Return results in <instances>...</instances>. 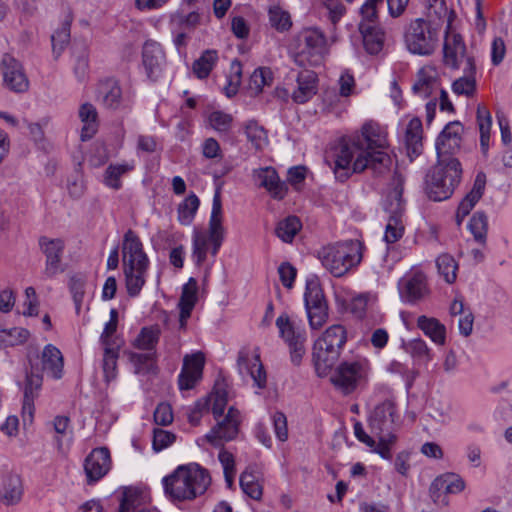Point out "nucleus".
Instances as JSON below:
<instances>
[{
  "instance_id": "obj_62",
  "label": "nucleus",
  "mask_w": 512,
  "mask_h": 512,
  "mask_svg": "<svg viewBox=\"0 0 512 512\" xmlns=\"http://www.w3.org/2000/svg\"><path fill=\"white\" fill-rule=\"evenodd\" d=\"M384 5V0H366L361 6V22L378 24V9Z\"/></svg>"
},
{
  "instance_id": "obj_19",
  "label": "nucleus",
  "mask_w": 512,
  "mask_h": 512,
  "mask_svg": "<svg viewBox=\"0 0 512 512\" xmlns=\"http://www.w3.org/2000/svg\"><path fill=\"white\" fill-rule=\"evenodd\" d=\"M96 101L108 111H117L124 107L125 99L119 82L114 78L99 81L96 88Z\"/></svg>"
},
{
  "instance_id": "obj_2",
  "label": "nucleus",
  "mask_w": 512,
  "mask_h": 512,
  "mask_svg": "<svg viewBox=\"0 0 512 512\" xmlns=\"http://www.w3.org/2000/svg\"><path fill=\"white\" fill-rule=\"evenodd\" d=\"M333 172L335 178L345 182L353 173L371 169L376 174H382L390 164V156L383 151L370 153L363 150L360 136L343 137L333 150Z\"/></svg>"
},
{
  "instance_id": "obj_4",
  "label": "nucleus",
  "mask_w": 512,
  "mask_h": 512,
  "mask_svg": "<svg viewBox=\"0 0 512 512\" xmlns=\"http://www.w3.org/2000/svg\"><path fill=\"white\" fill-rule=\"evenodd\" d=\"M363 244L359 240H346L323 247L319 251L322 265L335 277L345 275L350 269L360 264Z\"/></svg>"
},
{
  "instance_id": "obj_1",
  "label": "nucleus",
  "mask_w": 512,
  "mask_h": 512,
  "mask_svg": "<svg viewBox=\"0 0 512 512\" xmlns=\"http://www.w3.org/2000/svg\"><path fill=\"white\" fill-rule=\"evenodd\" d=\"M400 425L401 416L395 401L386 399L378 403L368 416L369 429L378 438V443L365 432L361 422L357 421L353 428L358 441L371 448L383 459L391 460V448L397 441L396 432Z\"/></svg>"
},
{
  "instance_id": "obj_24",
  "label": "nucleus",
  "mask_w": 512,
  "mask_h": 512,
  "mask_svg": "<svg viewBox=\"0 0 512 512\" xmlns=\"http://www.w3.org/2000/svg\"><path fill=\"white\" fill-rule=\"evenodd\" d=\"M223 212L220 191L217 190L212 201V210L209 219V228L206 233L212 238L211 255L216 256L224 239V228L222 225Z\"/></svg>"
},
{
  "instance_id": "obj_30",
  "label": "nucleus",
  "mask_w": 512,
  "mask_h": 512,
  "mask_svg": "<svg viewBox=\"0 0 512 512\" xmlns=\"http://www.w3.org/2000/svg\"><path fill=\"white\" fill-rule=\"evenodd\" d=\"M359 29L363 36V44L366 51L369 54H378L384 44V34L378 25L360 22Z\"/></svg>"
},
{
  "instance_id": "obj_6",
  "label": "nucleus",
  "mask_w": 512,
  "mask_h": 512,
  "mask_svg": "<svg viewBox=\"0 0 512 512\" xmlns=\"http://www.w3.org/2000/svg\"><path fill=\"white\" fill-rule=\"evenodd\" d=\"M404 177L395 171L392 179V189L388 192L384 208L389 213L388 222L385 228L384 241L387 244H393L402 238L404 234V224L402 216L405 210V201L403 200Z\"/></svg>"
},
{
  "instance_id": "obj_31",
  "label": "nucleus",
  "mask_w": 512,
  "mask_h": 512,
  "mask_svg": "<svg viewBox=\"0 0 512 512\" xmlns=\"http://www.w3.org/2000/svg\"><path fill=\"white\" fill-rule=\"evenodd\" d=\"M464 75L452 84V90L457 95L470 97L476 91V66L474 59H467V67H463Z\"/></svg>"
},
{
  "instance_id": "obj_18",
  "label": "nucleus",
  "mask_w": 512,
  "mask_h": 512,
  "mask_svg": "<svg viewBox=\"0 0 512 512\" xmlns=\"http://www.w3.org/2000/svg\"><path fill=\"white\" fill-rule=\"evenodd\" d=\"M122 256L123 267H149L142 241L132 229H128L123 236Z\"/></svg>"
},
{
  "instance_id": "obj_32",
  "label": "nucleus",
  "mask_w": 512,
  "mask_h": 512,
  "mask_svg": "<svg viewBox=\"0 0 512 512\" xmlns=\"http://www.w3.org/2000/svg\"><path fill=\"white\" fill-rule=\"evenodd\" d=\"M23 495L22 480L17 474H8L3 479V487L0 491V500L3 504L15 505Z\"/></svg>"
},
{
  "instance_id": "obj_35",
  "label": "nucleus",
  "mask_w": 512,
  "mask_h": 512,
  "mask_svg": "<svg viewBox=\"0 0 512 512\" xmlns=\"http://www.w3.org/2000/svg\"><path fill=\"white\" fill-rule=\"evenodd\" d=\"M78 114L83 123L81 140L87 141L91 139L98 130V113L95 106L87 102L80 106Z\"/></svg>"
},
{
  "instance_id": "obj_42",
  "label": "nucleus",
  "mask_w": 512,
  "mask_h": 512,
  "mask_svg": "<svg viewBox=\"0 0 512 512\" xmlns=\"http://www.w3.org/2000/svg\"><path fill=\"white\" fill-rule=\"evenodd\" d=\"M218 61L216 50H205L202 55L194 61L193 72L199 79H205L209 76Z\"/></svg>"
},
{
  "instance_id": "obj_55",
  "label": "nucleus",
  "mask_w": 512,
  "mask_h": 512,
  "mask_svg": "<svg viewBox=\"0 0 512 512\" xmlns=\"http://www.w3.org/2000/svg\"><path fill=\"white\" fill-rule=\"evenodd\" d=\"M272 73L268 68H257L250 76L249 89L254 94H259L263 87L272 82Z\"/></svg>"
},
{
  "instance_id": "obj_39",
  "label": "nucleus",
  "mask_w": 512,
  "mask_h": 512,
  "mask_svg": "<svg viewBox=\"0 0 512 512\" xmlns=\"http://www.w3.org/2000/svg\"><path fill=\"white\" fill-rule=\"evenodd\" d=\"M134 167L133 162L110 164L104 173V184L111 189L119 190L122 187L121 177L132 171Z\"/></svg>"
},
{
  "instance_id": "obj_41",
  "label": "nucleus",
  "mask_w": 512,
  "mask_h": 512,
  "mask_svg": "<svg viewBox=\"0 0 512 512\" xmlns=\"http://www.w3.org/2000/svg\"><path fill=\"white\" fill-rule=\"evenodd\" d=\"M240 487L242 491L254 500H260L263 494L262 485L259 483L251 466L247 467L240 475Z\"/></svg>"
},
{
  "instance_id": "obj_38",
  "label": "nucleus",
  "mask_w": 512,
  "mask_h": 512,
  "mask_svg": "<svg viewBox=\"0 0 512 512\" xmlns=\"http://www.w3.org/2000/svg\"><path fill=\"white\" fill-rule=\"evenodd\" d=\"M192 258L197 266L204 263L207 258L208 252L212 250V238L206 233V231L195 230L192 237Z\"/></svg>"
},
{
  "instance_id": "obj_47",
  "label": "nucleus",
  "mask_w": 512,
  "mask_h": 512,
  "mask_svg": "<svg viewBox=\"0 0 512 512\" xmlns=\"http://www.w3.org/2000/svg\"><path fill=\"white\" fill-rule=\"evenodd\" d=\"M30 332L21 327L0 330V348L13 347L25 343Z\"/></svg>"
},
{
  "instance_id": "obj_40",
  "label": "nucleus",
  "mask_w": 512,
  "mask_h": 512,
  "mask_svg": "<svg viewBox=\"0 0 512 512\" xmlns=\"http://www.w3.org/2000/svg\"><path fill=\"white\" fill-rule=\"evenodd\" d=\"M30 370H26V379L24 383V396L37 398L42 387L43 377L38 363H33L29 356Z\"/></svg>"
},
{
  "instance_id": "obj_57",
  "label": "nucleus",
  "mask_w": 512,
  "mask_h": 512,
  "mask_svg": "<svg viewBox=\"0 0 512 512\" xmlns=\"http://www.w3.org/2000/svg\"><path fill=\"white\" fill-rule=\"evenodd\" d=\"M52 50L55 57H58L70 41V23L65 22L60 29H58L51 36Z\"/></svg>"
},
{
  "instance_id": "obj_33",
  "label": "nucleus",
  "mask_w": 512,
  "mask_h": 512,
  "mask_svg": "<svg viewBox=\"0 0 512 512\" xmlns=\"http://www.w3.org/2000/svg\"><path fill=\"white\" fill-rule=\"evenodd\" d=\"M118 512H159L154 509H150L146 502L145 497L137 489L127 488L124 490L122 499L119 505Z\"/></svg>"
},
{
  "instance_id": "obj_13",
  "label": "nucleus",
  "mask_w": 512,
  "mask_h": 512,
  "mask_svg": "<svg viewBox=\"0 0 512 512\" xmlns=\"http://www.w3.org/2000/svg\"><path fill=\"white\" fill-rule=\"evenodd\" d=\"M240 423L241 416L239 410L231 406L226 416L212 427L205 438L213 446H221L224 441L228 442L237 437Z\"/></svg>"
},
{
  "instance_id": "obj_3",
  "label": "nucleus",
  "mask_w": 512,
  "mask_h": 512,
  "mask_svg": "<svg viewBox=\"0 0 512 512\" xmlns=\"http://www.w3.org/2000/svg\"><path fill=\"white\" fill-rule=\"evenodd\" d=\"M162 483L171 501H191L205 493L210 484V476L198 464L181 465L164 477Z\"/></svg>"
},
{
  "instance_id": "obj_7",
  "label": "nucleus",
  "mask_w": 512,
  "mask_h": 512,
  "mask_svg": "<svg viewBox=\"0 0 512 512\" xmlns=\"http://www.w3.org/2000/svg\"><path fill=\"white\" fill-rule=\"evenodd\" d=\"M404 42L411 53L430 55L438 46L439 30L427 20L415 19L405 30Z\"/></svg>"
},
{
  "instance_id": "obj_14",
  "label": "nucleus",
  "mask_w": 512,
  "mask_h": 512,
  "mask_svg": "<svg viewBox=\"0 0 512 512\" xmlns=\"http://www.w3.org/2000/svg\"><path fill=\"white\" fill-rule=\"evenodd\" d=\"M3 83L6 88L15 93H25L29 89V80L22 64L10 54H4L1 59Z\"/></svg>"
},
{
  "instance_id": "obj_54",
  "label": "nucleus",
  "mask_w": 512,
  "mask_h": 512,
  "mask_svg": "<svg viewBox=\"0 0 512 512\" xmlns=\"http://www.w3.org/2000/svg\"><path fill=\"white\" fill-rule=\"evenodd\" d=\"M320 338L329 344L336 345L343 349L345 343L347 342V331L345 327L340 324L331 325L323 332Z\"/></svg>"
},
{
  "instance_id": "obj_25",
  "label": "nucleus",
  "mask_w": 512,
  "mask_h": 512,
  "mask_svg": "<svg viewBox=\"0 0 512 512\" xmlns=\"http://www.w3.org/2000/svg\"><path fill=\"white\" fill-rule=\"evenodd\" d=\"M465 489V481L455 473H445L434 479L429 488V493L434 502H437L441 493L458 494Z\"/></svg>"
},
{
  "instance_id": "obj_12",
  "label": "nucleus",
  "mask_w": 512,
  "mask_h": 512,
  "mask_svg": "<svg viewBox=\"0 0 512 512\" xmlns=\"http://www.w3.org/2000/svg\"><path fill=\"white\" fill-rule=\"evenodd\" d=\"M463 132L464 127L459 121H451L444 127L435 143L439 161L446 163L449 160H458L453 155L461 148Z\"/></svg>"
},
{
  "instance_id": "obj_17",
  "label": "nucleus",
  "mask_w": 512,
  "mask_h": 512,
  "mask_svg": "<svg viewBox=\"0 0 512 512\" xmlns=\"http://www.w3.org/2000/svg\"><path fill=\"white\" fill-rule=\"evenodd\" d=\"M467 59H474L466 52V45L461 35L447 31L443 44V62L451 69H459L462 64L467 67Z\"/></svg>"
},
{
  "instance_id": "obj_34",
  "label": "nucleus",
  "mask_w": 512,
  "mask_h": 512,
  "mask_svg": "<svg viewBox=\"0 0 512 512\" xmlns=\"http://www.w3.org/2000/svg\"><path fill=\"white\" fill-rule=\"evenodd\" d=\"M41 359V372L43 370H47L55 379H60L62 377L63 357L61 351L57 347L52 344L46 345L42 352Z\"/></svg>"
},
{
  "instance_id": "obj_26",
  "label": "nucleus",
  "mask_w": 512,
  "mask_h": 512,
  "mask_svg": "<svg viewBox=\"0 0 512 512\" xmlns=\"http://www.w3.org/2000/svg\"><path fill=\"white\" fill-rule=\"evenodd\" d=\"M164 58V52L158 43L154 41L145 42L142 51V62L150 79L156 80L160 76Z\"/></svg>"
},
{
  "instance_id": "obj_21",
  "label": "nucleus",
  "mask_w": 512,
  "mask_h": 512,
  "mask_svg": "<svg viewBox=\"0 0 512 512\" xmlns=\"http://www.w3.org/2000/svg\"><path fill=\"white\" fill-rule=\"evenodd\" d=\"M237 366L239 373L249 375L258 388L266 386V372L260 360V355L250 352L248 349H241L238 353Z\"/></svg>"
},
{
  "instance_id": "obj_28",
  "label": "nucleus",
  "mask_w": 512,
  "mask_h": 512,
  "mask_svg": "<svg viewBox=\"0 0 512 512\" xmlns=\"http://www.w3.org/2000/svg\"><path fill=\"white\" fill-rule=\"evenodd\" d=\"M440 89L437 72L432 67H423L417 73V78L412 86L414 95L425 99L436 95Z\"/></svg>"
},
{
  "instance_id": "obj_8",
  "label": "nucleus",
  "mask_w": 512,
  "mask_h": 512,
  "mask_svg": "<svg viewBox=\"0 0 512 512\" xmlns=\"http://www.w3.org/2000/svg\"><path fill=\"white\" fill-rule=\"evenodd\" d=\"M276 326L280 336L289 347L291 362L299 366L306 353L305 343L307 340L306 329L299 319L281 314L276 319Z\"/></svg>"
},
{
  "instance_id": "obj_5",
  "label": "nucleus",
  "mask_w": 512,
  "mask_h": 512,
  "mask_svg": "<svg viewBox=\"0 0 512 512\" xmlns=\"http://www.w3.org/2000/svg\"><path fill=\"white\" fill-rule=\"evenodd\" d=\"M462 167L459 160L437 161L426 175V193L434 201L448 199L460 183Z\"/></svg>"
},
{
  "instance_id": "obj_56",
  "label": "nucleus",
  "mask_w": 512,
  "mask_h": 512,
  "mask_svg": "<svg viewBox=\"0 0 512 512\" xmlns=\"http://www.w3.org/2000/svg\"><path fill=\"white\" fill-rule=\"evenodd\" d=\"M319 8L336 24L345 13V7L339 0H317Z\"/></svg>"
},
{
  "instance_id": "obj_48",
  "label": "nucleus",
  "mask_w": 512,
  "mask_h": 512,
  "mask_svg": "<svg viewBox=\"0 0 512 512\" xmlns=\"http://www.w3.org/2000/svg\"><path fill=\"white\" fill-rule=\"evenodd\" d=\"M199 198L191 193L178 206V220L182 225H190L199 208Z\"/></svg>"
},
{
  "instance_id": "obj_9",
  "label": "nucleus",
  "mask_w": 512,
  "mask_h": 512,
  "mask_svg": "<svg viewBox=\"0 0 512 512\" xmlns=\"http://www.w3.org/2000/svg\"><path fill=\"white\" fill-rule=\"evenodd\" d=\"M298 49L294 57L298 66H319L327 51L324 33L318 28L304 30L299 36Z\"/></svg>"
},
{
  "instance_id": "obj_49",
  "label": "nucleus",
  "mask_w": 512,
  "mask_h": 512,
  "mask_svg": "<svg viewBox=\"0 0 512 512\" xmlns=\"http://www.w3.org/2000/svg\"><path fill=\"white\" fill-rule=\"evenodd\" d=\"M130 361L133 363L137 374H149L156 371L155 352L132 353Z\"/></svg>"
},
{
  "instance_id": "obj_27",
  "label": "nucleus",
  "mask_w": 512,
  "mask_h": 512,
  "mask_svg": "<svg viewBox=\"0 0 512 512\" xmlns=\"http://www.w3.org/2000/svg\"><path fill=\"white\" fill-rule=\"evenodd\" d=\"M258 185L265 188L272 198L282 200L287 193V185L282 182L274 168L265 167L255 171Z\"/></svg>"
},
{
  "instance_id": "obj_64",
  "label": "nucleus",
  "mask_w": 512,
  "mask_h": 512,
  "mask_svg": "<svg viewBox=\"0 0 512 512\" xmlns=\"http://www.w3.org/2000/svg\"><path fill=\"white\" fill-rule=\"evenodd\" d=\"M197 290V281L194 278H190L182 288L178 306L195 307L197 302Z\"/></svg>"
},
{
  "instance_id": "obj_23",
  "label": "nucleus",
  "mask_w": 512,
  "mask_h": 512,
  "mask_svg": "<svg viewBox=\"0 0 512 512\" xmlns=\"http://www.w3.org/2000/svg\"><path fill=\"white\" fill-rule=\"evenodd\" d=\"M353 136H360L363 150L372 154L380 151L385 152L384 150L388 146L387 133L374 121L365 122L361 127L360 134H354Z\"/></svg>"
},
{
  "instance_id": "obj_50",
  "label": "nucleus",
  "mask_w": 512,
  "mask_h": 512,
  "mask_svg": "<svg viewBox=\"0 0 512 512\" xmlns=\"http://www.w3.org/2000/svg\"><path fill=\"white\" fill-rule=\"evenodd\" d=\"M438 272L443 276L444 280L452 284L457 277L458 265L455 259L449 254H442L436 259Z\"/></svg>"
},
{
  "instance_id": "obj_61",
  "label": "nucleus",
  "mask_w": 512,
  "mask_h": 512,
  "mask_svg": "<svg viewBox=\"0 0 512 512\" xmlns=\"http://www.w3.org/2000/svg\"><path fill=\"white\" fill-rule=\"evenodd\" d=\"M210 126L219 133H227L232 126L233 118L222 111H213L209 115Z\"/></svg>"
},
{
  "instance_id": "obj_63",
  "label": "nucleus",
  "mask_w": 512,
  "mask_h": 512,
  "mask_svg": "<svg viewBox=\"0 0 512 512\" xmlns=\"http://www.w3.org/2000/svg\"><path fill=\"white\" fill-rule=\"evenodd\" d=\"M269 20L271 26L278 31L288 30L292 25L289 13L279 7L269 9Z\"/></svg>"
},
{
  "instance_id": "obj_46",
  "label": "nucleus",
  "mask_w": 512,
  "mask_h": 512,
  "mask_svg": "<svg viewBox=\"0 0 512 512\" xmlns=\"http://www.w3.org/2000/svg\"><path fill=\"white\" fill-rule=\"evenodd\" d=\"M405 351L417 362L427 364L432 360L431 350L421 338H415L404 344Z\"/></svg>"
},
{
  "instance_id": "obj_20",
  "label": "nucleus",
  "mask_w": 512,
  "mask_h": 512,
  "mask_svg": "<svg viewBox=\"0 0 512 512\" xmlns=\"http://www.w3.org/2000/svg\"><path fill=\"white\" fill-rule=\"evenodd\" d=\"M111 468L110 452L105 447L95 448L85 458L84 471L87 483L93 484L103 478Z\"/></svg>"
},
{
  "instance_id": "obj_29",
  "label": "nucleus",
  "mask_w": 512,
  "mask_h": 512,
  "mask_svg": "<svg viewBox=\"0 0 512 512\" xmlns=\"http://www.w3.org/2000/svg\"><path fill=\"white\" fill-rule=\"evenodd\" d=\"M423 126L422 121L418 117L409 120L404 131V143L407 155L411 160L418 157L423 149Z\"/></svg>"
},
{
  "instance_id": "obj_58",
  "label": "nucleus",
  "mask_w": 512,
  "mask_h": 512,
  "mask_svg": "<svg viewBox=\"0 0 512 512\" xmlns=\"http://www.w3.org/2000/svg\"><path fill=\"white\" fill-rule=\"evenodd\" d=\"M170 22L172 25L178 27L193 29L199 24L200 15L196 11L184 14V12L179 9L171 14Z\"/></svg>"
},
{
  "instance_id": "obj_10",
  "label": "nucleus",
  "mask_w": 512,
  "mask_h": 512,
  "mask_svg": "<svg viewBox=\"0 0 512 512\" xmlns=\"http://www.w3.org/2000/svg\"><path fill=\"white\" fill-rule=\"evenodd\" d=\"M370 365L366 359L342 362L331 377V381L345 394L353 392L367 380Z\"/></svg>"
},
{
  "instance_id": "obj_11",
  "label": "nucleus",
  "mask_w": 512,
  "mask_h": 512,
  "mask_svg": "<svg viewBox=\"0 0 512 512\" xmlns=\"http://www.w3.org/2000/svg\"><path fill=\"white\" fill-rule=\"evenodd\" d=\"M292 88V102L305 104L309 102L318 91L317 74L309 69H291L286 75Z\"/></svg>"
},
{
  "instance_id": "obj_36",
  "label": "nucleus",
  "mask_w": 512,
  "mask_h": 512,
  "mask_svg": "<svg viewBox=\"0 0 512 512\" xmlns=\"http://www.w3.org/2000/svg\"><path fill=\"white\" fill-rule=\"evenodd\" d=\"M417 326L435 344L444 345L446 340V328L439 320L427 316H419Z\"/></svg>"
},
{
  "instance_id": "obj_43",
  "label": "nucleus",
  "mask_w": 512,
  "mask_h": 512,
  "mask_svg": "<svg viewBox=\"0 0 512 512\" xmlns=\"http://www.w3.org/2000/svg\"><path fill=\"white\" fill-rule=\"evenodd\" d=\"M160 329L157 326L143 327L134 340V347L148 352H155L154 349L159 341Z\"/></svg>"
},
{
  "instance_id": "obj_51",
  "label": "nucleus",
  "mask_w": 512,
  "mask_h": 512,
  "mask_svg": "<svg viewBox=\"0 0 512 512\" xmlns=\"http://www.w3.org/2000/svg\"><path fill=\"white\" fill-rule=\"evenodd\" d=\"M118 359V349L113 346H104L103 372L107 382L115 379Z\"/></svg>"
},
{
  "instance_id": "obj_60",
  "label": "nucleus",
  "mask_w": 512,
  "mask_h": 512,
  "mask_svg": "<svg viewBox=\"0 0 512 512\" xmlns=\"http://www.w3.org/2000/svg\"><path fill=\"white\" fill-rule=\"evenodd\" d=\"M202 400H208V408L212 404V414L216 420L223 416L228 402L226 391L218 390Z\"/></svg>"
},
{
  "instance_id": "obj_44",
  "label": "nucleus",
  "mask_w": 512,
  "mask_h": 512,
  "mask_svg": "<svg viewBox=\"0 0 512 512\" xmlns=\"http://www.w3.org/2000/svg\"><path fill=\"white\" fill-rule=\"evenodd\" d=\"M301 227V221L297 216H288L278 222L275 233L283 242L290 243Z\"/></svg>"
},
{
  "instance_id": "obj_16",
  "label": "nucleus",
  "mask_w": 512,
  "mask_h": 512,
  "mask_svg": "<svg viewBox=\"0 0 512 512\" xmlns=\"http://www.w3.org/2000/svg\"><path fill=\"white\" fill-rule=\"evenodd\" d=\"M343 349L318 338L313 345L312 360L318 376L325 377L338 361Z\"/></svg>"
},
{
  "instance_id": "obj_15",
  "label": "nucleus",
  "mask_w": 512,
  "mask_h": 512,
  "mask_svg": "<svg viewBox=\"0 0 512 512\" xmlns=\"http://www.w3.org/2000/svg\"><path fill=\"white\" fill-rule=\"evenodd\" d=\"M39 246L45 255V269L43 274L46 278H53L64 271L62 267V256L65 249V243L62 239H50L46 236L39 238Z\"/></svg>"
},
{
  "instance_id": "obj_59",
  "label": "nucleus",
  "mask_w": 512,
  "mask_h": 512,
  "mask_svg": "<svg viewBox=\"0 0 512 512\" xmlns=\"http://www.w3.org/2000/svg\"><path fill=\"white\" fill-rule=\"evenodd\" d=\"M85 279L81 276H72L69 280V289L75 304L76 313L79 314L85 295Z\"/></svg>"
},
{
  "instance_id": "obj_45",
  "label": "nucleus",
  "mask_w": 512,
  "mask_h": 512,
  "mask_svg": "<svg viewBox=\"0 0 512 512\" xmlns=\"http://www.w3.org/2000/svg\"><path fill=\"white\" fill-rule=\"evenodd\" d=\"M326 299L321 288L319 279L315 275H311L306 279V287L304 293L305 307L326 303Z\"/></svg>"
},
{
  "instance_id": "obj_22",
  "label": "nucleus",
  "mask_w": 512,
  "mask_h": 512,
  "mask_svg": "<svg viewBox=\"0 0 512 512\" xmlns=\"http://www.w3.org/2000/svg\"><path fill=\"white\" fill-rule=\"evenodd\" d=\"M400 297L404 302L415 303L428 293L427 279L421 271L405 275L398 284Z\"/></svg>"
},
{
  "instance_id": "obj_52",
  "label": "nucleus",
  "mask_w": 512,
  "mask_h": 512,
  "mask_svg": "<svg viewBox=\"0 0 512 512\" xmlns=\"http://www.w3.org/2000/svg\"><path fill=\"white\" fill-rule=\"evenodd\" d=\"M468 226L474 239L479 243H485L488 228L487 216L483 212H476Z\"/></svg>"
},
{
  "instance_id": "obj_37",
  "label": "nucleus",
  "mask_w": 512,
  "mask_h": 512,
  "mask_svg": "<svg viewBox=\"0 0 512 512\" xmlns=\"http://www.w3.org/2000/svg\"><path fill=\"white\" fill-rule=\"evenodd\" d=\"M148 267H123L127 293L130 297L140 294L146 282Z\"/></svg>"
},
{
  "instance_id": "obj_53",
  "label": "nucleus",
  "mask_w": 512,
  "mask_h": 512,
  "mask_svg": "<svg viewBox=\"0 0 512 512\" xmlns=\"http://www.w3.org/2000/svg\"><path fill=\"white\" fill-rule=\"evenodd\" d=\"M309 325L312 329H319L328 319V305L322 303L305 307Z\"/></svg>"
}]
</instances>
